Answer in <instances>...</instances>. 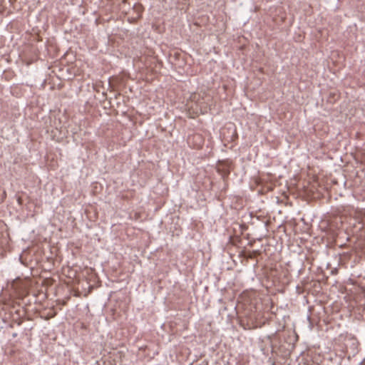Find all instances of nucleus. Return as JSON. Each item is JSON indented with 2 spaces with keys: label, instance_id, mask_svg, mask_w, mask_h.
Returning <instances> with one entry per match:
<instances>
[{
  "label": "nucleus",
  "instance_id": "obj_1",
  "mask_svg": "<svg viewBox=\"0 0 365 365\" xmlns=\"http://www.w3.org/2000/svg\"><path fill=\"white\" fill-rule=\"evenodd\" d=\"M191 103L187 104L189 112L192 110L193 115L191 118H195V115L204 113L207 110V106L200 101V95L194 93L190 97Z\"/></svg>",
  "mask_w": 365,
  "mask_h": 365
},
{
  "label": "nucleus",
  "instance_id": "obj_2",
  "mask_svg": "<svg viewBox=\"0 0 365 365\" xmlns=\"http://www.w3.org/2000/svg\"><path fill=\"white\" fill-rule=\"evenodd\" d=\"M189 147L193 149H201L205 143L204 137L200 133H193L187 140Z\"/></svg>",
  "mask_w": 365,
  "mask_h": 365
},
{
  "label": "nucleus",
  "instance_id": "obj_3",
  "mask_svg": "<svg viewBox=\"0 0 365 365\" xmlns=\"http://www.w3.org/2000/svg\"><path fill=\"white\" fill-rule=\"evenodd\" d=\"M133 11L135 13V16L132 17L133 21H135L140 18L141 14L143 11V6L140 4H135L133 8Z\"/></svg>",
  "mask_w": 365,
  "mask_h": 365
},
{
  "label": "nucleus",
  "instance_id": "obj_4",
  "mask_svg": "<svg viewBox=\"0 0 365 365\" xmlns=\"http://www.w3.org/2000/svg\"><path fill=\"white\" fill-rule=\"evenodd\" d=\"M85 271L86 272L87 274H93V270L91 268H86Z\"/></svg>",
  "mask_w": 365,
  "mask_h": 365
},
{
  "label": "nucleus",
  "instance_id": "obj_5",
  "mask_svg": "<svg viewBox=\"0 0 365 365\" xmlns=\"http://www.w3.org/2000/svg\"><path fill=\"white\" fill-rule=\"evenodd\" d=\"M262 181H263V179L262 178H259V181L258 182V184L259 185L262 184Z\"/></svg>",
  "mask_w": 365,
  "mask_h": 365
},
{
  "label": "nucleus",
  "instance_id": "obj_6",
  "mask_svg": "<svg viewBox=\"0 0 365 365\" xmlns=\"http://www.w3.org/2000/svg\"><path fill=\"white\" fill-rule=\"evenodd\" d=\"M268 190H272V186H269V187H268Z\"/></svg>",
  "mask_w": 365,
  "mask_h": 365
}]
</instances>
